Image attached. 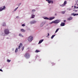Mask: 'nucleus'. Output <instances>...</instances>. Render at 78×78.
I'll use <instances>...</instances> for the list:
<instances>
[{
  "label": "nucleus",
  "mask_w": 78,
  "mask_h": 78,
  "mask_svg": "<svg viewBox=\"0 0 78 78\" xmlns=\"http://www.w3.org/2000/svg\"><path fill=\"white\" fill-rule=\"evenodd\" d=\"M24 56L26 59H28L30 58V55L29 53H27L25 54Z\"/></svg>",
  "instance_id": "obj_1"
},
{
  "label": "nucleus",
  "mask_w": 78,
  "mask_h": 78,
  "mask_svg": "<svg viewBox=\"0 0 78 78\" xmlns=\"http://www.w3.org/2000/svg\"><path fill=\"white\" fill-rule=\"evenodd\" d=\"M4 33L5 34H8L9 33V31L8 29H6L4 30Z\"/></svg>",
  "instance_id": "obj_2"
},
{
  "label": "nucleus",
  "mask_w": 78,
  "mask_h": 78,
  "mask_svg": "<svg viewBox=\"0 0 78 78\" xmlns=\"http://www.w3.org/2000/svg\"><path fill=\"white\" fill-rule=\"evenodd\" d=\"M33 39V37L31 36H30L29 37H28V40L29 42H31Z\"/></svg>",
  "instance_id": "obj_3"
},
{
  "label": "nucleus",
  "mask_w": 78,
  "mask_h": 78,
  "mask_svg": "<svg viewBox=\"0 0 78 78\" xmlns=\"http://www.w3.org/2000/svg\"><path fill=\"white\" fill-rule=\"evenodd\" d=\"M0 11H2L3 10H5V8H6V7L5 6H2L0 8Z\"/></svg>",
  "instance_id": "obj_4"
},
{
  "label": "nucleus",
  "mask_w": 78,
  "mask_h": 78,
  "mask_svg": "<svg viewBox=\"0 0 78 78\" xmlns=\"http://www.w3.org/2000/svg\"><path fill=\"white\" fill-rule=\"evenodd\" d=\"M61 22V21L59 20H55L53 22V23H58L59 22Z\"/></svg>",
  "instance_id": "obj_5"
},
{
  "label": "nucleus",
  "mask_w": 78,
  "mask_h": 78,
  "mask_svg": "<svg viewBox=\"0 0 78 78\" xmlns=\"http://www.w3.org/2000/svg\"><path fill=\"white\" fill-rule=\"evenodd\" d=\"M36 21L34 20L33 21H31L30 22V24H33V23H36Z\"/></svg>",
  "instance_id": "obj_6"
},
{
  "label": "nucleus",
  "mask_w": 78,
  "mask_h": 78,
  "mask_svg": "<svg viewBox=\"0 0 78 78\" xmlns=\"http://www.w3.org/2000/svg\"><path fill=\"white\" fill-rule=\"evenodd\" d=\"M66 23H62L60 24V26L61 27H63V26H65V24Z\"/></svg>",
  "instance_id": "obj_7"
},
{
  "label": "nucleus",
  "mask_w": 78,
  "mask_h": 78,
  "mask_svg": "<svg viewBox=\"0 0 78 78\" xmlns=\"http://www.w3.org/2000/svg\"><path fill=\"white\" fill-rule=\"evenodd\" d=\"M23 44L22 43H20V45L18 46V49H20V47H22Z\"/></svg>",
  "instance_id": "obj_8"
},
{
  "label": "nucleus",
  "mask_w": 78,
  "mask_h": 78,
  "mask_svg": "<svg viewBox=\"0 0 78 78\" xmlns=\"http://www.w3.org/2000/svg\"><path fill=\"white\" fill-rule=\"evenodd\" d=\"M73 18L72 17H69L67 19V20H72Z\"/></svg>",
  "instance_id": "obj_9"
},
{
  "label": "nucleus",
  "mask_w": 78,
  "mask_h": 78,
  "mask_svg": "<svg viewBox=\"0 0 78 78\" xmlns=\"http://www.w3.org/2000/svg\"><path fill=\"white\" fill-rule=\"evenodd\" d=\"M48 3H51L52 4H53V1L52 0L51 1H50L49 0L48 2Z\"/></svg>",
  "instance_id": "obj_10"
},
{
  "label": "nucleus",
  "mask_w": 78,
  "mask_h": 78,
  "mask_svg": "<svg viewBox=\"0 0 78 78\" xmlns=\"http://www.w3.org/2000/svg\"><path fill=\"white\" fill-rule=\"evenodd\" d=\"M71 15H73L74 16H78V13L74 14V13H73L71 14Z\"/></svg>",
  "instance_id": "obj_11"
},
{
  "label": "nucleus",
  "mask_w": 78,
  "mask_h": 78,
  "mask_svg": "<svg viewBox=\"0 0 78 78\" xmlns=\"http://www.w3.org/2000/svg\"><path fill=\"white\" fill-rule=\"evenodd\" d=\"M55 19V17H53L50 18V19H49V20H53V19Z\"/></svg>",
  "instance_id": "obj_12"
},
{
  "label": "nucleus",
  "mask_w": 78,
  "mask_h": 78,
  "mask_svg": "<svg viewBox=\"0 0 78 78\" xmlns=\"http://www.w3.org/2000/svg\"><path fill=\"white\" fill-rule=\"evenodd\" d=\"M43 41H44V39H42V40H40L39 41L38 44H41V43H42V42Z\"/></svg>",
  "instance_id": "obj_13"
},
{
  "label": "nucleus",
  "mask_w": 78,
  "mask_h": 78,
  "mask_svg": "<svg viewBox=\"0 0 78 78\" xmlns=\"http://www.w3.org/2000/svg\"><path fill=\"white\" fill-rule=\"evenodd\" d=\"M34 17H35V15H34L33 14H32L31 18V19H33V18H34Z\"/></svg>",
  "instance_id": "obj_14"
},
{
  "label": "nucleus",
  "mask_w": 78,
  "mask_h": 78,
  "mask_svg": "<svg viewBox=\"0 0 78 78\" xmlns=\"http://www.w3.org/2000/svg\"><path fill=\"white\" fill-rule=\"evenodd\" d=\"M21 31L22 32H25V30H24L23 29H21Z\"/></svg>",
  "instance_id": "obj_15"
},
{
  "label": "nucleus",
  "mask_w": 78,
  "mask_h": 78,
  "mask_svg": "<svg viewBox=\"0 0 78 78\" xmlns=\"http://www.w3.org/2000/svg\"><path fill=\"white\" fill-rule=\"evenodd\" d=\"M44 19L46 20H49V18H47V17H44Z\"/></svg>",
  "instance_id": "obj_16"
},
{
  "label": "nucleus",
  "mask_w": 78,
  "mask_h": 78,
  "mask_svg": "<svg viewBox=\"0 0 78 78\" xmlns=\"http://www.w3.org/2000/svg\"><path fill=\"white\" fill-rule=\"evenodd\" d=\"M18 51V48H16V50H15V52L17 53Z\"/></svg>",
  "instance_id": "obj_17"
},
{
  "label": "nucleus",
  "mask_w": 78,
  "mask_h": 78,
  "mask_svg": "<svg viewBox=\"0 0 78 78\" xmlns=\"http://www.w3.org/2000/svg\"><path fill=\"white\" fill-rule=\"evenodd\" d=\"M67 4V2L66 1H65L64 3V5H66Z\"/></svg>",
  "instance_id": "obj_18"
},
{
  "label": "nucleus",
  "mask_w": 78,
  "mask_h": 78,
  "mask_svg": "<svg viewBox=\"0 0 78 78\" xmlns=\"http://www.w3.org/2000/svg\"><path fill=\"white\" fill-rule=\"evenodd\" d=\"M59 29L58 28V29H57L56 30V31H55V33H57V32H58V30H59Z\"/></svg>",
  "instance_id": "obj_19"
},
{
  "label": "nucleus",
  "mask_w": 78,
  "mask_h": 78,
  "mask_svg": "<svg viewBox=\"0 0 78 78\" xmlns=\"http://www.w3.org/2000/svg\"><path fill=\"white\" fill-rule=\"evenodd\" d=\"M11 60L7 59V61L8 62H11Z\"/></svg>",
  "instance_id": "obj_20"
},
{
  "label": "nucleus",
  "mask_w": 78,
  "mask_h": 78,
  "mask_svg": "<svg viewBox=\"0 0 78 78\" xmlns=\"http://www.w3.org/2000/svg\"><path fill=\"white\" fill-rule=\"evenodd\" d=\"M36 53H38L39 52H40V51H38L37 50H36L35 51Z\"/></svg>",
  "instance_id": "obj_21"
},
{
  "label": "nucleus",
  "mask_w": 78,
  "mask_h": 78,
  "mask_svg": "<svg viewBox=\"0 0 78 78\" xmlns=\"http://www.w3.org/2000/svg\"><path fill=\"white\" fill-rule=\"evenodd\" d=\"M55 36V35H52L51 37V39H53L54 37Z\"/></svg>",
  "instance_id": "obj_22"
},
{
  "label": "nucleus",
  "mask_w": 78,
  "mask_h": 78,
  "mask_svg": "<svg viewBox=\"0 0 78 78\" xmlns=\"http://www.w3.org/2000/svg\"><path fill=\"white\" fill-rule=\"evenodd\" d=\"M19 7H17L14 10V11H16V10H17V9H18V8Z\"/></svg>",
  "instance_id": "obj_23"
},
{
  "label": "nucleus",
  "mask_w": 78,
  "mask_h": 78,
  "mask_svg": "<svg viewBox=\"0 0 78 78\" xmlns=\"http://www.w3.org/2000/svg\"><path fill=\"white\" fill-rule=\"evenodd\" d=\"M73 11H74L75 12H77L78 10H73Z\"/></svg>",
  "instance_id": "obj_24"
},
{
  "label": "nucleus",
  "mask_w": 78,
  "mask_h": 78,
  "mask_svg": "<svg viewBox=\"0 0 78 78\" xmlns=\"http://www.w3.org/2000/svg\"><path fill=\"white\" fill-rule=\"evenodd\" d=\"M24 48H25V47H24V46L22 48V51L23 50V49H24Z\"/></svg>",
  "instance_id": "obj_25"
},
{
  "label": "nucleus",
  "mask_w": 78,
  "mask_h": 78,
  "mask_svg": "<svg viewBox=\"0 0 78 78\" xmlns=\"http://www.w3.org/2000/svg\"><path fill=\"white\" fill-rule=\"evenodd\" d=\"M65 6V5H64V4H62V5H60V6H62V7L63 6Z\"/></svg>",
  "instance_id": "obj_26"
},
{
  "label": "nucleus",
  "mask_w": 78,
  "mask_h": 78,
  "mask_svg": "<svg viewBox=\"0 0 78 78\" xmlns=\"http://www.w3.org/2000/svg\"><path fill=\"white\" fill-rule=\"evenodd\" d=\"M19 36H21V37H23V36L21 34H20Z\"/></svg>",
  "instance_id": "obj_27"
},
{
  "label": "nucleus",
  "mask_w": 78,
  "mask_h": 78,
  "mask_svg": "<svg viewBox=\"0 0 78 78\" xmlns=\"http://www.w3.org/2000/svg\"><path fill=\"white\" fill-rule=\"evenodd\" d=\"M51 64L52 66H54V65H55V63H51Z\"/></svg>",
  "instance_id": "obj_28"
},
{
  "label": "nucleus",
  "mask_w": 78,
  "mask_h": 78,
  "mask_svg": "<svg viewBox=\"0 0 78 78\" xmlns=\"http://www.w3.org/2000/svg\"><path fill=\"white\" fill-rule=\"evenodd\" d=\"M36 11V10L34 9H33L32 10V12H35Z\"/></svg>",
  "instance_id": "obj_29"
},
{
  "label": "nucleus",
  "mask_w": 78,
  "mask_h": 78,
  "mask_svg": "<svg viewBox=\"0 0 78 78\" xmlns=\"http://www.w3.org/2000/svg\"><path fill=\"white\" fill-rule=\"evenodd\" d=\"M22 27H25V25L24 24H23L22 25Z\"/></svg>",
  "instance_id": "obj_30"
},
{
  "label": "nucleus",
  "mask_w": 78,
  "mask_h": 78,
  "mask_svg": "<svg viewBox=\"0 0 78 78\" xmlns=\"http://www.w3.org/2000/svg\"><path fill=\"white\" fill-rule=\"evenodd\" d=\"M62 14H64L65 13V12H64V11H62Z\"/></svg>",
  "instance_id": "obj_31"
},
{
  "label": "nucleus",
  "mask_w": 78,
  "mask_h": 78,
  "mask_svg": "<svg viewBox=\"0 0 78 78\" xmlns=\"http://www.w3.org/2000/svg\"><path fill=\"white\" fill-rule=\"evenodd\" d=\"M0 71H1V72H3V70H2V69H0Z\"/></svg>",
  "instance_id": "obj_32"
},
{
  "label": "nucleus",
  "mask_w": 78,
  "mask_h": 78,
  "mask_svg": "<svg viewBox=\"0 0 78 78\" xmlns=\"http://www.w3.org/2000/svg\"><path fill=\"white\" fill-rule=\"evenodd\" d=\"M53 22H51L50 23H50V24H52V23H53Z\"/></svg>",
  "instance_id": "obj_33"
},
{
  "label": "nucleus",
  "mask_w": 78,
  "mask_h": 78,
  "mask_svg": "<svg viewBox=\"0 0 78 78\" xmlns=\"http://www.w3.org/2000/svg\"><path fill=\"white\" fill-rule=\"evenodd\" d=\"M48 36H49L50 35L49 34V33H48Z\"/></svg>",
  "instance_id": "obj_34"
},
{
  "label": "nucleus",
  "mask_w": 78,
  "mask_h": 78,
  "mask_svg": "<svg viewBox=\"0 0 78 78\" xmlns=\"http://www.w3.org/2000/svg\"><path fill=\"white\" fill-rule=\"evenodd\" d=\"M66 20H64L63 21L64 22H66Z\"/></svg>",
  "instance_id": "obj_35"
},
{
  "label": "nucleus",
  "mask_w": 78,
  "mask_h": 78,
  "mask_svg": "<svg viewBox=\"0 0 78 78\" xmlns=\"http://www.w3.org/2000/svg\"><path fill=\"white\" fill-rule=\"evenodd\" d=\"M46 1H47V2H48L49 1V0H46Z\"/></svg>",
  "instance_id": "obj_36"
},
{
  "label": "nucleus",
  "mask_w": 78,
  "mask_h": 78,
  "mask_svg": "<svg viewBox=\"0 0 78 78\" xmlns=\"http://www.w3.org/2000/svg\"><path fill=\"white\" fill-rule=\"evenodd\" d=\"M16 18L17 19H19V16H17Z\"/></svg>",
  "instance_id": "obj_37"
},
{
  "label": "nucleus",
  "mask_w": 78,
  "mask_h": 78,
  "mask_svg": "<svg viewBox=\"0 0 78 78\" xmlns=\"http://www.w3.org/2000/svg\"><path fill=\"white\" fill-rule=\"evenodd\" d=\"M74 8H76V6H74Z\"/></svg>",
  "instance_id": "obj_38"
},
{
  "label": "nucleus",
  "mask_w": 78,
  "mask_h": 78,
  "mask_svg": "<svg viewBox=\"0 0 78 78\" xmlns=\"http://www.w3.org/2000/svg\"><path fill=\"white\" fill-rule=\"evenodd\" d=\"M78 7H76V9H78Z\"/></svg>",
  "instance_id": "obj_39"
},
{
  "label": "nucleus",
  "mask_w": 78,
  "mask_h": 78,
  "mask_svg": "<svg viewBox=\"0 0 78 78\" xmlns=\"http://www.w3.org/2000/svg\"><path fill=\"white\" fill-rule=\"evenodd\" d=\"M41 25H42V24H41V27H42V26H41Z\"/></svg>",
  "instance_id": "obj_40"
},
{
  "label": "nucleus",
  "mask_w": 78,
  "mask_h": 78,
  "mask_svg": "<svg viewBox=\"0 0 78 78\" xmlns=\"http://www.w3.org/2000/svg\"><path fill=\"white\" fill-rule=\"evenodd\" d=\"M77 5L78 6V4H77Z\"/></svg>",
  "instance_id": "obj_41"
}]
</instances>
